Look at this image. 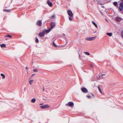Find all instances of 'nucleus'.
<instances>
[{
    "label": "nucleus",
    "instance_id": "obj_1",
    "mask_svg": "<svg viewBox=\"0 0 123 123\" xmlns=\"http://www.w3.org/2000/svg\"><path fill=\"white\" fill-rule=\"evenodd\" d=\"M49 31H50V30L45 29L43 30L42 32L39 33V35L40 37H43L44 36L45 33H48Z\"/></svg>",
    "mask_w": 123,
    "mask_h": 123
},
{
    "label": "nucleus",
    "instance_id": "obj_2",
    "mask_svg": "<svg viewBox=\"0 0 123 123\" xmlns=\"http://www.w3.org/2000/svg\"><path fill=\"white\" fill-rule=\"evenodd\" d=\"M67 13L68 15L70 17H73V14L72 12L70 10H68L67 11Z\"/></svg>",
    "mask_w": 123,
    "mask_h": 123
},
{
    "label": "nucleus",
    "instance_id": "obj_3",
    "mask_svg": "<svg viewBox=\"0 0 123 123\" xmlns=\"http://www.w3.org/2000/svg\"><path fill=\"white\" fill-rule=\"evenodd\" d=\"M40 107L42 109H45L49 108V105H47L41 106H40Z\"/></svg>",
    "mask_w": 123,
    "mask_h": 123
},
{
    "label": "nucleus",
    "instance_id": "obj_4",
    "mask_svg": "<svg viewBox=\"0 0 123 123\" xmlns=\"http://www.w3.org/2000/svg\"><path fill=\"white\" fill-rule=\"evenodd\" d=\"M81 91L84 93H87L88 92V90L85 87H82L81 88Z\"/></svg>",
    "mask_w": 123,
    "mask_h": 123
},
{
    "label": "nucleus",
    "instance_id": "obj_5",
    "mask_svg": "<svg viewBox=\"0 0 123 123\" xmlns=\"http://www.w3.org/2000/svg\"><path fill=\"white\" fill-rule=\"evenodd\" d=\"M55 25V24L54 23H52L50 25V28L47 30H50V31L54 27Z\"/></svg>",
    "mask_w": 123,
    "mask_h": 123
},
{
    "label": "nucleus",
    "instance_id": "obj_6",
    "mask_svg": "<svg viewBox=\"0 0 123 123\" xmlns=\"http://www.w3.org/2000/svg\"><path fill=\"white\" fill-rule=\"evenodd\" d=\"M68 105L69 106H73L74 104L72 102H69L68 104H66V105Z\"/></svg>",
    "mask_w": 123,
    "mask_h": 123
},
{
    "label": "nucleus",
    "instance_id": "obj_7",
    "mask_svg": "<svg viewBox=\"0 0 123 123\" xmlns=\"http://www.w3.org/2000/svg\"><path fill=\"white\" fill-rule=\"evenodd\" d=\"M47 3L49 5V6L50 7H52V6L53 5L52 3L51 2H50V0H48L47 1Z\"/></svg>",
    "mask_w": 123,
    "mask_h": 123
},
{
    "label": "nucleus",
    "instance_id": "obj_8",
    "mask_svg": "<svg viewBox=\"0 0 123 123\" xmlns=\"http://www.w3.org/2000/svg\"><path fill=\"white\" fill-rule=\"evenodd\" d=\"M37 25L39 26H41L42 25L41 21L40 20L38 21L37 22Z\"/></svg>",
    "mask_w": 123,
    "mask_h": 123
},
{
    "label": "nucleus",
    "instance_id": "obj_9",
    "mask_svg": "<svg viewBox=\"0 0 123 123\" xmlns=\"http://www.w3.org/2000/svg\"><path fill=\"white\" fill-rule=\"evenodd\" d=\"M0 46L1 48L6 47V45L4 44H0Z\"/></svg>",
    "mask_w": 123,
    "mask_h": 123
},
{
    "label": "nucleus",
    "instance_id": "obj_10",
    "mask_svg": "<svg viewBox=\"0 0 123 123\" xmlns=\"http://www.w3.org/2000/svg\"><path fill=\"white\" fill-rule=\"evenodd\" d=\"M92 24L95 26L97 28L98 27V26L93 21H92Z\"/></svg>",
    "mask_w": 123,
    "mask_h": 123
},
{
    "label": "nucleus",
    "instance_id": "obj_11",
    "mask_svg": "<svg viewBox=\"0 0 123 123\" xmlns=\"http://www.w3.org/2000/svg\"><path fill=\"white\" fill-rule=\"evenodd\" d=\"M5 37H8V38H12V36L9 35H7L5 36Z\"/></svg>",
    "mask_w": 123,
    "mask_h": 123
},
{
    "label": "nucleus",
    "instance_id": "obj_12",
    "mask_svg": "<svg viewBox=\"0 0 123 123\" xmlns=\"http://www.w3.org/2000/svg\"><path fill=\"white\" fill-rule=\"evenodd\" d=\"M106 34L107 35L110 37L112 35V33H107Z\"/></svg>",
    "mask_w": 123,
    "mask_h": 123
},
{
    "label": "nucleus",
    "instance_id": "obj_13",
    "mask_svg": "<svg viewBox=\"0 0 123 123\" xmlns=\"http://www.w3.org/2000/svg\"><path fill=\"white\" fill-rule=\"evenodd\" d=\"M116 20L117 22H119L120 21V19L119 17H117L116 18Z\"/></svg>",
    "mask_w": 123,
    "mask_h": 123
},
{
    "label": "nucleus",
    "instance_id": "obj_14",
    "mask_svg": "<svg viewBox=\"0 0 123 123\" xmlns=\"http://www.w3.org/2000/svg\"><path fill=\"white\" fill-rule=\"evenodd\" d=\"M36 101V99L34 98H33L31 100V102L33 103H35Z\"/></svg>",
    "mask_w": 123,
    "mask_h": 123
},
{
    "label": "nucleus",
    "instance_id": "obj_15",
    "mask_svg": "<svg viewBox=\"0 0 123 123\" xmlns=\"http://www.w3.org/2000/svg\"><path fill=\"white\" fill-rule=\"evenodd\" d=\"M84 54L87 55H90L89 53L88 52H84Z\"/></svg>",
    "mask_w": 123,
    "mask_h": 123
},
{
    "label": "nucleus",
    "instance_id": "obj_16",
    "mask_svg": "<svg viewBox=\"0 0 123 123\" xmlns=\"http://www.w3.org/2000/svg\"><path fill=\"white\" fill-rule=\"evenodd\" d=\"M105 74H102L100 76H99V77L98 78V79L99 80L100 79H99V78H102V76L103 75L105 76Z\"/></svg>",
    "mask_w": 123,
    "mask_h": 123
},
{
    "label": "nucleus",
    "instance_id": "obj_17",
    "mask_svg": "<svg viewBox=\"0 0 123 123\" xmlns=\"http://www.w3.org/2000/svg\"><path fill=\"white\" fill-rule=\"evenodd\" d=\"M3 11L5 12H9L11 10L10 9H3Z\"/></svg>",
    "mask_w": 123,
    "mask_h": 123
},
{
    "label": "nucleus",
    "instance_id": "obj_18",
    "mask_svg": "<svg viewBox=\"0 0 123 123\" xmlns=\"http://www.w3.org/2000/svg\"><path fill=\"white\" fill-rule=\"evenodd\" d=\"M1 75L3 79H4L5 77V76L4 74H1Z\"/></svg>",
    "mask_w": 123,
    "mask_h": 123
},
{
    "label": "nucleus",
    "instance_id": "obj_19",
    "mask_svg": "<svg viewBox=\"0 0 123 123\" xmlns=\"http://www.w3.org/2000/svg\"><path fill=\"white\" fill-rule=\"evenodd\" d=\"M122 1L123 2L120 3V6L123 7V0H122Z\"/></svg>",
    "mask_w": 123,
    "mask_h": 123
},
{
    "label": "nucleus",
    "instance_id": "obj_20",
    "mask_svg": "<svg viewBox=\"0 0 123 123\" xmlns=\"http://www.w3.org/2000/svg\"><path fill=\"white\" fill-rule=\"evenodd\" d=\"M33 81L34 80H30L29 82L30 84L31 85Z\"/></svg>",
    "mask_w": 123,
    "mask_h": 123
},
{
    "label": "nucleus",
    "instance_id": "obj_21",
    "mask_svg": "<svg viewBox=\"0 0 123 123\" xmlns=\"http://www.w3.org/2000/svg\"><path fill=\"white\" fill-rule=\"evenodd\" d=\"M123 7H122V6H119V10H120V11H122L123 9Z\"/></svg>",
    "mask_w": 123,
    "mask_h": 123
},
{
    "label": "nucleus",
    "instance_id": "obj_22",
    "mask_svg": "<svg viewBox=\"0 0 123 123\" xmlns=\"http://www.w3.org/2000/svg\"><path fill=\"white\" fill-rule=\"evenodd\" d=\"M98 87L99 91H100V92L101 93H102V92L101 89H100V87L99 86H98Z\"/></svg>",
    "mask_w": 123,
    "mask_h": 123
},
{
    "label": "nucleus",
    "instance_id": "obj_23",
    "mask_svg": "<svg viewBox=\"0 0 123 123\" xmlns=\"http://www.w3.org/2000/svg\"><path fill=\"white\" fill-rule=\"evenodd\" d=\"M113 4L115 6H117V2H115L113 3Z\"/></svg>",
    "mask_w": 123,
    "mask_h": 123
},
{
    "label": "nucleus",
    "instance_id": "obj_24",
    "mask_svg": "<svg viewBox=\"0 0 123 123\" xmlns=\"http://www.w3.org/2000/svg\"><path fill=\"white\" fill-rule=\"evenodd\" d=\"M51 18H55V14H54L51 17Z\"/></svg>",
    "mask_w": 123,
    "mask_h": 123
},
{
    "label": "nucleus",
    "instance_id": "obj_25",
    "mask_svg": "<svg viewBox=\"0 0 123 123\" xmlns=\"http://www.w3.org/2000/svg\"><path fill=\"white\" fill-rule=\"evenodd\" d=\"M53 45L55 47H57V45L55 44L54 42H53Z\"/></svg>",
    "mask_w": 123,
    "mask_h": 123
},
{
    "label": "nucleus",
    "instance_id": "obj_26",
    "mask_svg": "<svg viewBox=\"0 0 123 123\" xmlns=\"http://www.w3.org/2000/svg\"><path fill=\"white\" fill-rule=\"evenodd\" d=\"M87 40L89 41H92L94 39H86Z\"/></svg>",
    "mask_w": 123,
    "mask_h": 123
},
{
    "label": "nucleus",
    "instance_id": "obj_27",
    "mask_svg": "<svg viewBox=\"0 0 123 123\" xmlns=\"http://www.w3.org/2000/svg\"><path fill=\"white\" fill-rule=\"evenodd\" d=\"M72 17H69V19L70 21H71L72 20Z\"/></svg>",
    "mask_w": 123,
    "mask_h": 123
},
{
    "label": "nucleus",
    "instance_id": "obj_28",
    "mask_svg": "<svg viewBox=\"0 0 123 123\" xmlns=\"http://www.w3.org/2000/svg\"><path fill=\"white\" fill-rule=\"evenodd\" d=\"M38 42H39V40H38V39H36L35 42L36 43H38Z\"/></svg>",
    "mask_w": 123,
    "mask_h": 123
},
{
    "label": "nucleus",
    "instance_id": "obj_29",
    "mask_svg": "<svg viewBox=\"0 0 123 123\" xmlns=\"http://www.w3.org/2000/svg\"><path fill=\"white\" fill-rule=\"evenodd\" d=\"M33 71L34 72H37V70L36 69H34L33 70Z\"/></svg>",
    "mask_w": 123,
    "mask_h": 123
},
{
    "label": "nucleus",
    "instance_id": "obj_30",
    "mask_svg": "<svg viewBox=\"0 0 123 123\" xmlns=\"http://www.w3.org/2000/svg\"><path fill=\"white\" fill-rule=\"evenodd\" d=\"M35 75V74H32V75L31 76V78H32Z\"/></svg>",
    "mask_w": 123,
    "mask_h": 123
},
{
    "label": "nucleus",
    "instance_id": "obj_31",
    "mask_svg": "<svg viewBox=\"0 0 123 123\" xmlns=\"http://www.w3.org/2000/svg\"><path fill=\"white\" fill-rule=\"evenodd\" d=\"M121 35L122 37L123 38V31L121 32Z\"/></svg>",
    "mask_w": 123,
    "mask_h": 123
},
{
    "label": "nucleus",
    "instance_id": "obj_32",
    "mask_svg": "<svg viewBox=\"0 0 123 123\" xmlns=\"http://www.w3.org/2000/svg\"><path fill=\"white\" fill-rule=\"evenodd\" d=\"M87 97L88 98H91V97L90 96H87Z\"/></svg>",
    "mask_w": 123,
    "mask_h": 123
},
{
    "label": "nucleus",
    "instance_id": "obj_33",
    "mask_svg": "<svg viewBox=\"0 0 123 123\" xmlns=\"http://www.w3.org/2000/svg\"><path fill=\"white\" fill-rule=\"evenodd\" d=\"M88 38H92H92H94V37H89Z\"/></svg>",
    "mask_w": 123,
    "mask_h": 123
},
{
    "label": "nucleus",
    "instance_id": "obj_34",
    "mask_svg": "<svg viewBox=\"0 0 123 123\" xmlns=\"http://www.w3.org/2000/svg\"><path fill=\"white\" fill-rule=\"evenodd\" d=\"M25 68L26 69H28V68L27 67H25Z\"/></svg>",
    "mask_w": 123,
    "mask_h": 123
},
{
    "label": "nucleus",
    "instance_id": "obj_35",
    "mask_svg": "<svg viewBox=\"0 0 123 123\" xmlns=\"http://www.w3.org/2000/svg\"><path fill=\"white\" fill-rule=\"evenodd\" d=\"M44 87H43V91H44Z\"/></svg>",
    "mask_w": 123,
    "mask_h": 123
},
{
    "label": "nucleus",
    "instance_id": "obj_36",
    "mask_svg": "<svg viewBox=\"0 0 123 123\" xmlns=\"http://www.w3.org/2000/svg\"><path fill=\"white\" fill-rule=\"evenodd\" d=\"M43 103H41L39 105H43Z\"/></svg>",
    "mask_w": 123,
    "mask_h": 123
},
{
    "label": "nucleus",
    "instance_id": "obj_37",
    "mask_svg": "<svg viewBox=\"0 0 123 123\" xmlns=\"http://www.w3.org/2000/svg\"><path fill=\"white\" fill-rule=\"evenodd\" d=\"M92 96H93V97H94V95L93 94H92Z\"/></svg>",
    "mask_w": 123,
    "mask_h": 123
},
{
    "label": "nucleus",
    "instance_id": "obj_38",
    "mask_svg": "<svg viewBox=\"0 0 123 123\" xmlns=\"http://www.w3.org/2000/svg\"><path fill=\"white\" fill-rule=\"evenodd\" d=\"M7 39H6V40H7Z\"/></svg>",
    "mask_w": 123,
    "mask_h": 123
},
{
    "label": "nucleus",
    "instance_id": "obj_39",
    "mask_svg": "<svg viewBox=\"0 0 123 123\" xmlns=\"http://www.w3.org/2000/svg\"><path fill=\"white\" fill-rule=\"evenodd\" d=\"M27 72H28V71L27 70Z\"/></svg>",
    "mask_w": 123,
    "mask_h": 123
}]
</instances>
